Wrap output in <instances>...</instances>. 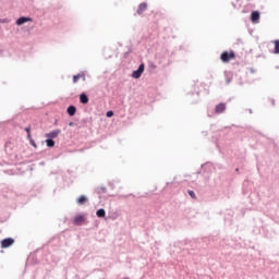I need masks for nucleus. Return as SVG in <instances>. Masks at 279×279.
<instances>
[{
  "mask_svg": "<svg viewBox=\"0 0 279 279\" xmlns=\"http://www.w3.org/2000/svg\"><path fill=\"white\" fill-rule=\"evenodd\" d=\"M0 245H1L2 250H8V247H12L14 245V239H12V238L3 239L0 242Z\"/></svg>",
  "mask_w": 279,
  "mask_h": 279,
  "instance_id": "1",
  "label": "nucleus"
},
{
  "mask_svg": "<svg viewBox=\"0 0 279 279\" xmlns=\"http://www.w3.org/2000/svg\"><path fill=\"white\" fill-rule=\"evenodd\" d=\"M145 72V64L142 63L137 70L133 71L132 73V77L134 80H138L141 77V75H143V73Z\"/></svg>",
  "mask_w": 279,
  "mask_h": 279,
  "instance_id": "2",
  "label": "nucleus"
},
{
  "mask_svg": "<svg viewBox=\"0 0 279 279\" xmlns=\"http://www.w3.org/2000/svg\"><path fill=\"white\" fill-rule=\"evenodd\" d=\"M84 221H86V216H84V215H76L73 218L74 226H82V223H84Z\"/></svg>",
  "mask_w": 279,
  "mask_h": 279,
  "instance_id": "3",
  "label": "nucleus"
},
{
  "mask_svg": "<svg viewBox=\"0 0 279 279\" xmlns=\"http://www.w3.org/2000/svg\"><path fill=\"white\" fill-rule=\"evenodd\" d=\"M232 58H234V52H223L220 56V60L222 62H230L232 60Z\"/></svg>",
  "mask_w": 279,
  "mask_h": 279,
  "instance_id": "4",
  "label": "nucleus"
},
{
  "mask_svg": "<svg viewBox=\"0 0 279 279\" xmlns=\"http://www.w3.org/2000/svg\"><path fill=\"white\" fill-rule=\"evenodd\" d=\"M252 23H259L260 22V13L258 11H253L251 14Z\"/></svg>",
  "mask_w": 279,
  "mask_h": 279,
  "instance_id": "5",
  "label": "nucleus"
},
{
  "mask_svg": "<svg viewBox=\"0 0 279 279\" xmlns=\"http://www.w3.org/2000/svg\"><path fill=\"white\" fill-rule=\"evenodd\" d=\"M32 22V17H25V16H22V17H19L16 20V25L21 26V25H25V23H29Z\"/></svg>",
  "mask_w": 279,
  "mask_h": 279,
  "instance_id": "6",
  "label": "nucleus"
},
{
  "mask_svg": "<svg viewBox=\"0 0 279 279\" xmlns=\"http://www.w3.org/2000/svg\"><path fill=\"white\" fill-rule=\"evenodd\" d=\"M88 197L86 195H81L76 198V204L78 206H84V204H87Z\"/></svg>",
  "mask_w": 279,
  "mask_h": 279,
  "instance_id": "7",
  "label": "nucleus"
},
{
  "mask_svg": "<svg viewBox=\"0 0 279 279\" xmlns=\"http://www.w3.org/2000/svg\"><path fill=\"white\" fill-rule=\"evenodd\" d=\"M59 134H60V130H54V131H51L50 133H47L46 138H50V140L58 138Z\"/></svg>",
  "mask_w": 279,
  "mask_h": 279,
  "instance_id": "8",
  "label": "nucleus"
},
{
  "mask_svg": "<svg viewBox=\"0 0 279 279\" xmlns=\"http://www.w3.org/2000/svg\"><path fill=\"white\" fill-rule=\"evenodd\" d=\"M226 111V104H219L215 108L216 114H221V112Z\"/></svg>",
  "mask_w": 279,
  "mask_h": 279,
  "instance_id": "9",
  "label": "nucleus"
},
{
  "mask_svg": "<svg viewBox=\"0 0 279 279\" xmlns=\"http://www.w3.org/2000/svg\"><path fill=\"white\" fill-rule=\"evenodd\" d=\"M145 10H147V3L143 2L137 8V14H143V12H145Z\"/></svg>",
  "mask_w": 279,
  "mask_h": 279,
  "instance_id": "10",
  "label": "nucleus"
},
{
  "mask_svg": "<svg viewBox=\"0 0 279 279\" xmlns=\"http://www.w3.org/2000/svg\"><path fill=\"white\" fill-rule=\"evenodd\" d=\"M77 111V109L75 108V106H70L69 108H68V114L70 116V117H75V112Z\"/></svg>",
  "mask_w": 279,
  "mask_h": 279,
  "instance_id": "11",
  "label": "nucleus"
},
{
  "mask_svg": "<svg viewBox=\"0 0 279 279\" xmlns=\"http://www.w3.org/2000/svg\"><path fill=\"white\" fill-rule=\"evenodd\" d=\"M96 216L99 217V218L106 217V209H104V208L98 209L96 211Z\"/></svg>",
  "mask_w": 279,
  "mask_h": 279,
  "instance_id": "12",
  "label": "nucleus"
},
{
  "mask_svg": "<svg viewBox=\"0 0 279 279\" xmlns=\"http://www.w3.org/2000/svg\"><path fill=\"white\" fill-rule=\"evenodd\" d=\"M80 101L81 104H88V96H86V94H81Z\"/></svg>",
  "mask_w": 279,
  "mask_h": 279,
  "instance_id": "13",
  "label": "nucleus"
},
{
  "mask_svg": "<svg viewBox=\"0 0 279 279\" xmlns=\"http://www.w3.org/2000/svg\"><path fill=\"white\" fill-rule=\"evenodd\" d=\"M47 147H53L56 145V142L51 138L46 140Z\"/></svg>",
  "mask_w": 279,
  "mask_h": 279,
  "instance_id": "14",
  "label": "nucleus"
},
{
  "mask_svg": "<svg viewBox=\"0 0 279 279\" xmlns=\"http://www.w3.org/2000/svg\"><path fill=\"white\" fill-rule=\"evenodd\" d=\"M275 50L274 53L278 54L279 53V40H275Z\"/></svg>",
  "mask_w": 279,
  "mask_h": 279,
  "instance_id": "15",
  "label": "nucleus"
},
{
  "mask_svg": "<svg viewBox=\"0 0 279 279\" xmlns=\"http://www.w3.org/2000/svg\"><path fill=\"white\" fill-rule=\"evenodd\" d=\"M80 82V74L73 76V84H77Z\"/></svg>",
  "mask_w": 279,
  "mask_h": 279,
  "instance_id": "16",
  "label": "nucleus"
},
{
  "mask_svg": "<svg viewBox=\"0 0 279 279\" xmlns=\"http://www.w3.org/2000/svg\"><path fill=\"white\" fill-rule=\"evenodd\" d=\"M80 80H82L83 82H86V75L84 74V72L80 73Z\"/></svg>",
  "mask_w": 279,
  "mask_h": 279,
  "instance_id": "17",
  "label": "nucleus"
},
{
  "mask_svg": "<svg viewBox=\"0 0 279 279\" xmlns=\"http://www.w3.org/2000/svg\"><path fill=\"white\" fill-rule=\"evenodd\" d=\"M106 117H108L110 119V117H114V112L113 111H107Z\"/></svg>",
  "mask_w": 279,
  "mask_h": 279,
  "instance_id": "18",
  "label": "nucleus"
},
{
  "mask_svg": "<svg viewBox=\"0 0 279 279\" xmlns=\"http://www.w3.org/2000/svg\"><path fill=\"white\" fill-rule=\"evenodd\" d=\"M31 143L33 147H36V143H34V141H31Z\"/></svg>",
  "mask_w": 279,
  "mask_h": 279,
  "instance_id": "19",
  "label": "nucleus"
}]
</instances>
